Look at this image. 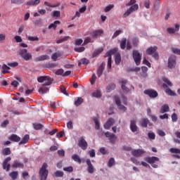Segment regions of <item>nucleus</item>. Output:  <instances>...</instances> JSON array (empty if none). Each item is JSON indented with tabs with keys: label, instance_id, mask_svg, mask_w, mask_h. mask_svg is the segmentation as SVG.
I'll return each mask as SVG.
<instances>
[{
	"label": "nucleus",
	"instance_id": "obj_1",
	"mask_svg": "<svg viewBox=\"0 0 180 180\" xmlns=\"http://www.w3.org/2000/svg\"><path fill=\"white\" fill-rule=\"evenodd\" d=\"M47 167H49V165L47 163L44 162L39 169V174L40 180H47V176H49V170H47Z\"/></svg>",
	"mask_w": 180,
	"mask_h": 180
},
{
	"label": "nucleus",
	"instance_id": "obj_2",
	"mask_svg": "<svg viewBox=\"0 0 180 180\" xmlns=\"http://www.w3.org/2000/svg\"><path fill=\"white\" fill-rule=\"evenodd\" d=\"M37 81L41 84L44 82V84H42L43 86H49L51 85V84H53V81H54V79L49 76H41L37 78Z\"/></svg>",
	"mask_w": 180,
	"mask_h": 180
},
{
	"label": "nucleus",
	"instance_id": "obj_3",
	"mask_svg": "<svg viewBox=\"0 0 180 180\" xmlns=\"http://www.w3.org/2000/svg\"><path fill=\"white\" fill-rule=\"evenodd\" d=\"M117 52V49H113L108 51L105 55V57H108V67L110 69L112 68V56H113V54H116Z\"/></svg>",
	"mask_w": 180,
	"mask_h": 180
},
{
	"label": "nucleus",
	"instance_id": "obj_4",
	"mask_svg": "<svg viewBox=\"0 0 180 180\" xmlns=\"http://www.w3.org/2000/svg\"><path fill=\"white\" fill-rule=\"evenodd\" d=\"M144 160L146 161V162H148V164H150L153 168H158V165L154 164L155 162H157L160 161V158L155 156L153 157H146L144 158Z\"/></svg>",
	"mask_w": 180,
	"mask_h": 180
},
{
	"label": "nucleus",
	"instance_id": "obj_5",
	"mask_svg": "<svg viewBox=\"0 0 180 180\" xmlns=\"http://www.w3.org/2000/svg\"><path fill=\"white\" fill-rule=\"evenodd\" d=\"M143 94L145 95H148V96H149V98H150L151 99H154L155 98H157V96H158V92H157V91L154 90V89H146L143 91Z\"/></svg>",
	"mask_w": 180,
	"mask_h": 180
},
{
	"label": "nucleus",
	"instance_id": "obj_6",
	"mask_svg": "<svg viewBox=\"0 0 180 180\" xmlns=\"http://www.w3.org/2000/svg\"><path fill=\"white\" fill-rule=\"evenodd\" d=\"M19 53L20 56H21V57H22V58L25 60V61H29V60H31L32 58V54L27 53V50L25 49H20Z\"/></svg>",
	"mask_w": 180,
	"mask_h": 180
},
{
	"label": "nucleus",
	"instance_id": "obj_7",
	"mask_svg": "<svg viewBox=\"0 0 180 180\" xmlns=\"http://www.w3.org/2000/svg\"><path fill=\"white\" fill-rule=\"evenodd\" d=\"M132 57L136 65H140L141 63V55L139 51H134L132 53Z\"/></svg>",
	"mask_w": 180,
	"mask_h": 180
},
{
	"label": "nucleus",
	"instance_id": "obj_8",
	"mask_svg": "<svg viewBox=\"0 0 180 180\" xmlns=\"http://www.w3.org/2000/svg\"><path fill=\"white\" fill-rule=\"evenodd\" d=\"M78 146L82 150H86L88 148V142L86 141L84 136H82L78 140Z\"/></svg>",
	"mask_w": 180,
	"mask_h": 180
},
{
	"label": "nucleus",
	"instance_id": "obj_9",
	"mask_svg": "<svg viewBox=\"0 0 180 180\" xmlns=\"http://www.w3.org/2000/svg\"><path fill=\"white\" fill-rule=\"evenodd\" d=\"M176 67V57L175 56H171L168 59V68L172 70Z\"/></svg>",
	"mask_w": 180,
	"mask_h": 180
},
{
	"label": "nucleus",
	"instance_id": "obj_10",
	"mask_svg": "<svg viewBox=\"0 0 180 180\" xmlns=\"http://www.w3.org/2000/svg\"><path fill=\"white\" fill-rule=\"evenodd\" d=\"M114 101L120 110H123L124 112H126V110H127V108L124 105H122L120 98H119L117 96H114Z\"/></svg>",
	"mask_w": 180,
	"mask_h": 180
},
{
	"label": "nucleus",
	"instance_id": "obj_11",
	"mask_svg": "<svg viewBox=\"0 0 180 180\" xmlns=\"http://www.w3.org/2000/svg\"><path fill=\"white\" fill-rule=\"evenodd\" d=\"M131 154L134 157L139 158L143 155V154H146V150L144 149H135L131 151Z\"/></svg>",
	"mask_w": 180,
	"mask_h": 180
},
{
	"label": "nucleus",
	"instance_id": "obj_12",
	"mask_svg": "<svg viewBox=\"0 0 180 180\" xmlns=\"http://www.w3.org/2000/svg\"><path fill=\"white\" fill-rule=\"evenodd\" d=\"M115 119L109 118L104 124V129H105V130H109V129H110V127L115 124Z\"/></svg>",
	"mask_w": 180,
	"mask_h": 180
},
{
	"label": "nucleus",
	"instance_id": "obj_13",
	"mask_svg": "<svg viewBox=\"0 0 180 180\" xmlns=\"http://www.w3.org/2000/svg\"><path fill=\"white\" fill-rule=\"evenodd\" d=\"M11 160H12V158L8 157L3 162V169H6L7 172L11 169V164H8Z\"/></svg>",
	"mask_w": 180,
	"mask_h": 180
},
{
	"label": "nucleus",
	"instance_id": "obj_14",
	"mask_svg": "<svg viewBox=\"0 0 180 180\" xmlns=\"http://www.w3.org/2000/svg\"><path fill=\"white\" fill-rule=\"evenodd\" d=\"M130 130L132 131V133H136L137 130H139V127H137L136 124V121L135 120H131L130 122Z\"/></svg>",
	"mask_w": 180,
	"mask_h": 180
},
{
	"label": "nucleus",
	"instance_id": "obj_15",
	"mask_svg": "<svg viewBox=\"0 0 180 180\" xmlns=\"http://www.w3.org/2000/svg\"><path fill=\"white\" fill-rule=\"evenodd\" d=\"M86 162L88 165L87 172L89 174H94V172H95V168H94V165H92V163L91 162V160L90 159H86Z\"/></svg>",
	"mask_w": 180,
	"mask_h": 180
},
{
	"label": "nucleus",
	"instance_id": "obj_16",
	"mask_svg": "<svg viewBox=\"0 0 180 180\" xmlns=\"http://www.w3.org/2000/svg\"><path fill=\"white\" fill-rule=\"evenodd\" d=\"M121 84V88L124 92V94H129L130 92V89L126 86L127 84V80H122L120 82Z\"/></svg>",
	"mask_w": 180,
	"mask_h": 180
},
{
	"label": "nucleus",
	"instance_id": "obj_17",
	"mask_svg": "<svg viewBox=\"0 0 180 180\" xmlns=\"http://www.w3.org/2000/svg\"><path fill=\"white\" fill-rule=\"evenodd\" d=\"M163 88L166 89L165 93L169 95V96H175V95H176V94L171 90V89H169L167 84H163Z\"/></svg>",
	"mask_w": 180,
	"mask_h": 180
},
{
	"label": "nucleus",
	"instance_id": "obj_18",
	"mask_svg": "<svg viewBox=\"0 0 180 180\" xmlns=\"http://www.w3.org/2000/svg\"><path fill=\"white\" fill-rule=\"evenodd\" d=\"M8 140H10V141H14V143H19L20 141V137L15 134H13L8 137Z\"/></svg>",
	"mask_w": 180,
	"mask_h": 180
},
{
	"label": "nucleus",
	"instance_id": "obj_19",
	"mask_svg": "<svg viewBox=\"0 0 180 180\" xmlns=\"http://www.w3.org/2000/svg\"><path fill=\"white\" fill-rule=\"evenodd\" d=\"M105 70V63H103L99 66V68L97 70V75L98 77H102V74H103V70Z\"/></svg>",
	"mask_w": 180,
	"mask_h": 180
},
{
	"label": "nucleus",
	"instance_id": "obj_20",
	"mask_svg": "<svg viewBox=\"0 0 180 180\" xmlns=\"http://www.w3.org/2000/svg\"><path fill=\"white\" fill-rule=\"evenodd\" d=\"M29 140H30V136H29V134H26L18 144L19 146H22V144H27V143H29Z\"/></svg>",
	"mask_w": 180,
	"mask_h": 180
},
{
	"label": "nucleus",
	"instance_id": "obj_21",
	"mask_svg": "<svg viewBox=\"0 0 180 180\" xmlns=\"http://www.w3.org/2000/svg\"><path fill=\"white\" fill-rule=\"evenodd\" d=\"M24 167L25 165L18 160H14L13 164L12 165V168H23Z\"/></svg>",
	"mask_w": 180,
	"mask_h": 180
},
{
	"label": "nucleus",
	"instance_id": "obj_22",
	"mask_svg": "<svg viewBox=\"0 0 180 180\" xmlns=\"http://www.w3.org/2000/svg\"><path fill=\"white\" fill-rule=\"evenodd\" d=\"M149 123H150V120L148 118H143L140 121V124L141 127H147Z\"/></svg>",
	"mask_w": 180,
	"mask_h": 180
},
{
	"label": "nucleus",
	"instance_id": "obj_23",
	"mask_svg": "<svg viewBox=\"0 0 180 180\" xmlns=\"http://www.w3.org/2000/svg\"><path fill=\"white\" fill-rule=\"evenodd\" d=\"M101 34H103V30H98L93 32L92 37L93 39H96V37L101 36Z\"/></svg>",
	"mask_w": 180,
	"mask_h": 180
},
{
	"label": "nucleus",
	"instance_id": "obj_24",
	"mask_svg": "<svg viewBox=\"0 0 180 180\" xmlns=\"http://www.w3.org/2000/svg\"><path fill=\"white\" fill-rule=\"evenodd\" d=\"M157 46H150L146 50V54H148V56H153V54L157 51Z\"/></svg>",
	"mask_w": 180,
	"mask_h": 180
},
{
	"label": "nucleus",
	"instance_id": "obj_25",
	"mask_svg": "<svg viewBox=\"0 0 180 180\" xmlns=\"http://www.w3.org/2000/svg\"><path fill=\"white\" fill-rule=\"evenodd\" d=\"M39 4H40V0H30L27 2L28 6H36V5H39Z\"/></svg>",
	"mask_w": 180,
	"mask_h": 180
},
{
	"label": "nucleus",
	"instance_id": "obj_26",
	"mask_svg": "<svg viewBox=\"0 0 180 180\" xmlns=\"http://www.w3.org/2000/svg\"><path fill=\"white\" fill-rule=\"evenodd\" d=\"M49 91H50V89L48 87H46V86H43V84L39 89V94H42V95H44V94H47Z\"/></svg>",
	"mask_w": 180,
	"mask_h": 180
},
{
	"label": "nucleus",
	"instance_id": "obj_27",
	"mask_svg": "<svg viewBox=\"0 0 180 180\" xmlns=\"http://www.w3.org/2000/svg\"><path fill=\"white\" fill-rule=\"evenodd\" d=\"M60 21L56 20L49 25L48 29H53V30H56V29H57V25H60Z\"/></svg>",
	"mask_w": 180,
	"mask_h": 180
},
{
	"label": "nucleus",
	"instance_id": "obj_28",
	"mask_svg": "<svg viewBox=\"0 0 180 180\" xmlns=\"http://www.w3.org/2000/svg\"><path fill=\"white\" fill-rule=\"evenodd\" d=\"M160 113H165L169 112V106L167 104H165L161 107Z\"/></svg>",
	"mask_w": 180,
	"mask_h": 180
},
{
	"label": "nucleus",
	"instance_id": "obj_29",
	"mask_svg": "<svg viewBox=\"0 0 180 180\" xmlns=\"http://www.w3.org/2000/svg\"><path fill=\"white\" fill-rule=\"evenodd\" d=\"M103 51V48H101V49H96L93 54H92V58H95V57H97V56H99V54L101 53H102Z\"/></svg>",
	"mask_w": 180,
	"mask_h": 180
},
{
	"label": "nucleus",
	"instance_id": "obj_30",
	"mask_svg": "<svg viewBox=\"0 0 180 180\" xmlns=\"http://www.w3.org/2000/svg\"><path fill=\"white\" fill-rule=\"evenodd\" d=\"M82 64H83V65H88V64H89V60H88L87 58H85L81 59V62L78 63L79 67H81V65H82Z\"/></svg>",
	"mask_w": 180,
	"mask_h": 180
},
{
	"label": "nucleus",
	"instance_id": "obj_31",
	"mask_svg": "<svg viewBox=\"0 0 180 180\" xmlns=\"http://www.w3.org/2000/svg\"><path fill=\"white\" fill-rule=\"evenodd\" d=\"M49 58H50V57H49V56L42 55L41 56L36 58L35 61H44V60H49Z\"/></svg>",
	"mask_w": 180,
	"mask_h": 180
},
{
	"label": "nucleus",
	"instance_id": "obj_32",
	"mask_svg": "<svg viewBox=\"0 0 180 180\" xmlns=\"http://www.w3.org/2000/svg\"><path fill=\"white\" fill-rule=\"evenodd\" d=\"M2 74H8V72H9V70H11V68L9 66H8V65H5L4 64L2 65Z\"/></svg>",
	"mask_w": 180,
	"mask_h": 180
},
{
	"label": "nucleus",
	"instance_id": "obj_33",
	"mask_svg": "<svg viewBox=\"0 0 180 180\" xmlns=\"http://www.w3.org/2000/svg\"><path fill=\"white\" fill-rule=\"evenodd\" d=\"M130 46V41L127 40L126 38H122L120 41V46Z\"/></svg>",
	"mask_w": 180,
	"mask_h": 180
},
{
	"label": "nucleus",
	"instance_id": "obj_34",
	"mask_svg": "<svg viewBox=\"0 0 180 180\" xmlns=\"http://www.w3.org/2000/svg\"><path fill=\"white\" fill-rule=\"evenodd\" d=\"M115 61L116 65H119L120 64V61H122V56H120V54L117 53L115 55Z\"/></svg>",
	"mask_w": 180,
	"mask_h": 180
},
{
	"label": "nucleus",
	"instance_id": "obj_35",
	"mask_svg": "<svg viewBox=\"0 0 180 180\" xmlns=\"http://www.w3.org/2000/svg\"><path fill=\"white\" fill-rule=\"evenodd\" d=\"M75 51L76 53H82L83 51H85V47L84 46H75L74 48Z\"/></svg>",
	"mask_w": 180,
	"mask_h": 180
},
{
	"label": "nucleus",
	"instance_id": "obj_36",
	"mask_svg": "<svg viewBox=\"0 0 180 180\" xmlns=\"http://www.w3.org/2000/svg\"><path fill=\"white\" fill-rule=\"evenodd\" d=\"M18 173L16 171L12 172L11 173L9 174V176H11V178L13 180L18 179Z\"/></svg>",
	"mask_w": 180,
	"mask_h": 180
},
{
	"label": "nucleus",
	"instance_id": "obj_37",
	"mask_svg": "<svg viewBox=\"0 0 180 180\" xmlns=\"http://www.w3.org/2000/svg\"><path fill=\"white\" fill-rule=\"evenodd\" d=\"M11 148H5L2 150V155H11Z\"/></svg>",
	"mask_w": 180,
	"mask_h": 180
},
{
	"label": "nucleus",
	"instance_id": "obj_38",
	"mask_svg": "<svg viewBox=\"0 0 180 180\" xmlns=\"http://www.w3.org/2000/svg\"><path fill=\"white\" fill-rule=\"evenodd\" d=\"M117 139V136L114 134L113 135H111L110 138H108L110 143L111 144H115L116 143V139Z\"/></svg>",
	"mask_w": 180,
	"mask_h": 180
},
{
	"label": "nucleus",
	"instance_id": "obj_39",
	"mask_svg": "<svg viewBox=\"0 0 180 180\" xmlns=\"http://www.w3.org/2000/svg\"><path fill=\"white\" fill-rule=\"evenodd\" d=\"M72 160H74V161H75L76 162H78L79 164H81V162H82L81 161V158H79V156L77 154H75L72 156Z\"/></svg>",
	"mask_w": 180,
	"mask_h": 180
},
{
	"label": "nucleus",
	"instance_id": "obj_40",
	"mask_svg": "<svg viewBox=\"0 0 180 180\" xmlns=\"http://www.w3.org/2000/svg\"><path fill=\"white\" fill-rule=\"evenodd\" d=\"M93 98H101L102 96V94L101 93V91L97 90L92 93Z\"/></svg>",
	"mask_w": 180,
	"mask_h": 180
},
{
	"label": "nucleus",
	"instance_id": "obj_41",
	"mask_svg": "<svg viewBox=\"0 0 180 180\" xmlns=\"http://www.w3.org/2000/svg\"><path fill=\"white\" fill-rule=\"evenodd\" d=\"M11 2L14 5H22L25 4V0H11Z\"/></svg>",
	"mask_w": 180,
	"mask_h": 180
},
{
	"label": "nucleus",
	"instance_id": "obj_42",
	"mask_svg": "<svg viewBox=\"0 0 180 180\" xmlns=\"http://www.w3.org/2000/svg\"><path fill=\"white\" fill-rule=\"evenodd\" d=\"M162 81L165 82L164 84H165L167 86H172V82H171L168 78L163 77Z\"/></svg>",
	"mask_w": 180,
	"mask_h": 180
},
{
	"label": "nucleus",
	"instance_id": "obj_43",
	"mask_svg": "<svg viewBox=\"0 0 180 180\" xmlns=\"http://www.w3.org/2000/svg\"><path fill=\"white\" fill-rule=\"evenodd\" d=\"M84 102V99L81 97H79L77 101H75V106H79Z\"/></svg>",
	"mask_w": 180,
	"mask_h": 180
},
{
	"label": "nucleus",
	"instance_id": "obj_44",
	"mask_svg": "<svg viewBox=\"0 0 180 180\" xmlns=\"http://www.w3.org/2000/svg\"><path fill=\"white\" fill-rule=\"evenodd\" d=\"M68 39H70V36L64 37L63 38H61V39L57 40L56 43L58 44H60V43H64V41H67V40H68Z\"/></svg>",
	"mask_w": 180,
	"mask_h": 180
},
{
	"label": "nucleus",
	"instance_id": "obj_45",
	"mask_svg": "<svg viewBox=\"0 0 180 180\" xmlns=\"http://www.w3.org/2000/svg\"><path fill=\"white\" fill-rule=\"evenodd\" d=\"M172 154H180V149L176 148H172L169 149Z\"/></svg>",
	"mask_w": 180,
	"mask_h": 180
},
{
	"label": "nucleus",
	"instance_id": "obj_46",
	"mask_svg": "<svg viewBox=\"0 0 180 180\" xmlns=\"http://www.w3.org/2000/svg\"><path fill=\"white\" fill-rule=\"evenodd\" d=\"M89 43H94V40L91 39L89 37H87L84 39L83 44L84 46H86V44H88Z\"/></svg>",
	"mask_w": 180,
	"mask_h": 180
},
{
	"label": "nucleus",
	"instance_id": "obj_47",
	"mask_svg": "<svg viewBox=\"0 0 180 180\" xmlns=\"http://www.w3.org/2000/svg\"><path fill=\"white\" fill-rule=\"evenodd\" d=\"M129 10H131V12H135V11L139 10V4H132L131 7L129 8Z\"/></svg>",
	"mask_w": 180,
	"mask_h": 180
},
{
	"label": "nucleus",
	"instance_id": "obj_48",
	"mask_svg": "<svg viewBox=\"0 0 180 180\" xmlns=\"http://www.w3.org/2000/svg\"><path fill=\"white\" fill-rule=\"evenodd\" d=\"M54 176H56V178H60V177L64 176V172H61V171H56V172L54 173Z\"/></svg>",
	"mask_w": 180,
	"mask_h": 180
},
{
	"label": "nucleus",
	"instance_id": "obj_49",
	"mask_svg": "<svg viewBox=\"0 0 180 180\" xmlns=\"http://www.w3.org/2000/svg\"><path fill=\"white\" fill-rule=\"evenodd\" d=\"M121 33H123V31L120 30L115 31L112 37V39H116V37H117V36H119Z\"/></svg>",
	"mask_w": 180,
	"mask_h": 180
},
{
	"label": "nucleus",
	"instance_id": "obj_50",
	"mask_svg": "<svg viewBox=\"0 0 180 180\" xmlns=\"http://www.w3.org/2000/svg\"><path fill=\"white\" fill-rule=\"evenodd\" d=\"M133 13L130 8L127 9V11L122 15V18H127V16H130V15Z\"/></svg>",
	"mask_w": 180,
	"mask_h": 180
},
{
	"label": "nucleus",
	"instance_id": "obj_51",
	"mask_svg": "<svg viewBox=\"0 0 180 180\" xmlns=\"http://www.w3.org/2000/svg\"><path fill=\"white\" fill-rule=\"evenodd\" d=\"M114 165H115V158H110L108 165L109 168H112V167H113Z\"/></svg>",
	"mask_w": 180,
	"mask_h": 180
},
{
	"label": "nucleus",
	"instance_id": "obj_52",
	"mask_svg": "<svg viewBox=\"0 0 180 180\" xmlns=\"http://www.w3.org/2000/svg\"><path fill=\"white\" fill-rule=\"evenodd\" d=\"M115 88H116V85L115 84H111L108 85V86L107 88V92H110V91H113V89H115Z\"/></svg>",
	"mask_w": 180,
	"mask_h": 180
},
{
	"label": "nucleus",
	"instance_id": "obj_53",
	"mask_svg": "<svg viewBox=\"0 0 180 180\" xmlns=\"http://www.w3.org/2000/svg\"><path fill=\"white\" fill-rule=\"evenodd\" d=\"M33 126L35 130H41V129H43V124H34Z\"/></svg>",
	"mask_w": 180,
	"mask_h": 180
},
{
	"label": "nucleus",
	"instance_id": "obj_54",
	"mask_svg": "<svg viewBox=\"0 0 180 180\" xmlns=\"http://www.w3.org/2000/svg\"><path fill=\"white\" fill-rule=\"evenodd\" d=\"M7 65H8V67H11V68H15V67H18V65H19V63H18V62L8 63Z\"/></svg>",
	"mask_w": 180,
	"mask_h": 180
},
{
	"label": "nucleus",
	"instance_id": "obj_55",
	"mask_svg": "<svg viewBox=\"0 0 180 180\" xmlns=\"http://www.w3.org/2000/svg\"><path fill=\"white\" fill-rule=\"evenodd\" d=\"M94 123L96 124L95 129L96 130H99V129L101 128V124L99 123V120H98V119H94Z\"/></svg>",
	"mask_w": 180,
	"mask_h": 180
},
{
	"label": "nucleus",
	"instance_id": "obj_56",
	"mask_svg": "<svg viewBox=\"0 0 180 180\" xmlns=\"http://www.w3.org/2000/svg\"><path fill=\"white\" fill-rule=\"evenodd\" d=\"M113 8H115V6L113 4H110L105 7V12H110Z\"/></svg>",
	"mask_w": 180,
	"mask_h": 180
},
{
	"label": "nucleus",
	"instance_id": "obj_57",
	"mask_svg": "<svg viewBox=\"0 0 180 180\" xmlns=\"http://www.w3.org/2000/svg\"><path fill=\"white\" fill-rule=\"evenodd\" d=\"M172 51L174 53V54H177L178 56H180V49L178 48H172Z\"/></svg>",
	"mask_w": 180,
	"mask_h": 180
},
{
	"label": "nucleus",
	"instance_id": "obj_58",
	"mask_svg": "<svg viewBox=\"0 0 180 180\" xmlns=\"http://www.w3.org/2000/svg\"><path fill=\"white\" fill-rule=\"evenodd\" d=\"M178 120V115H176V113L174 112L172 115V122H173V123H175V122H176Z\"/></svg>",
	"mask_w": 180,
	"mask_h": 180
},
{
	"label": "nucleus",
	"instance_id": "obj_59",
	"mask_svg": "<svg viewBox=\"0 0 180 180\" xmlns=\"http://www.w3.org/2000/svg\"><path fill=\"white\" fill-rule=\"evenodd\" d=\"M60 57V53H55L52 55L51 58L53 61H57V58Z\"/></svg>",
	"mask_w": 180,
	"mask_h": 180
},
{
	"label": "nucleus",
	"instance_id": "obj_60",
	"mask_svg": "<svg viewBox=\"0 0 180 180\" xmlns=\"http://www.w3.org/2000/svg\"><path fill=\"white\" fill-rule=\"evenodd\" d=\"M95 81H96V75L93 74L90 79L91 85H94V84H95Z\"/></svg>",
	"mask_w": 180,
	"mask_h": 180
},
{
	"label": "nucleus",
	"instance_id": "obj_61",
	"mask_svg": "<svg viewBox=\"0 0 180 180\" xmlns=\"http://www.w3.org/2000/svg\"><path fill=\"white\" fill-rule=\"evenodd\" d=\"M60 15H61V13L58 11H54L53 12V18H60Z\"/></svg>",
	"mask_w": 180,
	"mask_h": 180
},
{
	"label": "nucleus",
	"instance_id": "obj_62",
	"mask_svg": "<svg viewBox=\"0 0 180 180\" xmlns=\"http://www.w3.org/2000/svg\"><path fill=\"white\" fill-rule=\"evenodd\" d=\"M131 161L136 165H140V162L137 160L136 158H131Z\"/></svg>",
	"mask_w": 180,
	"mask_h": 180
},
{
	"label": "nucleus",
	"instance_id": "obj_63",
	"mask_svg": "<svg viewBox=\"0 0 180 180\" xmlns=\"http://www.w3.org/2000/svg\"><path fill=\"white\" fill-rule=\"evenodd\" d=\"M143 5L146 9H150V0H145Z\"/></svg>",
	"mask_w": 180,
	"mask_h": 180
},
{
	"label": "nucleus",
	"instance_id": "obj_64",
	"mask_svg": "<svg viewBox=\"0 0 180 180\" xmlns=\"http://www.w3.org/2000/svg\"><path fill=\"white\" fill-rule=\"evenodd\" d=\"M63 171H65L66 172H72V171H74V168H72L71 166L65 167L63 168Z\"/></svg>",
	"mask_w": 180,
	"mask_h": 180
}]
</instances>
